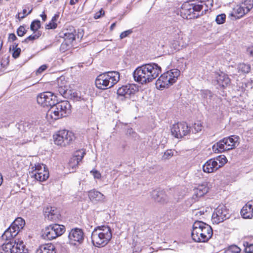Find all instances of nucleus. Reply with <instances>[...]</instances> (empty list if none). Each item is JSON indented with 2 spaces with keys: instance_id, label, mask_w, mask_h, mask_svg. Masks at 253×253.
<instances>
[{
  "instance_id": "79ce46f5",
  "label": "nucleus",
  "mask_w": 253,
  "mask_h": 253,
  "mask_svg": "<svg viewBox=\"0 0 253 253\" xmlns=\"http://www.w3.org/2000/svg\"><path fill=\"white\" fill-rule=\"evenodd\" d=\"M245 247V251L247 253H252L253 252V244H250L247 242H245L243 243Z\"/></svg>"
},
{
  "instance_id": "774afa93",
  "label": "nucleus",
  "mask_w": 253,
  "mask_h": 253,
  "mask_svg": "<svg viewBox=\"0 0 253 253\" xmlns=\"http://www.w3.org/2000/svg\"><path fill=\"white\" fill-rule=\"evenodd\" d=\"M133 132V131H132V128H130V129H128V130H127V133H129V134H131V133H132Z\"/></svg>"
},
{
  "instance_id": "3c124183",
  "label": "nucleus",
  "mask_w": 253,
  "mask_h": 253,
  "mask_svg": "<svg viewBox=\"0 0 253 253\" xmlns=\"http://www.w3.org/2000/svg\"><path fill=\"white\" fill-rule=\"evenodd\" d=\"M132 33V30H130V29L124 31L120 34V39H123L129 35L131 34Z\"/></svg>"
},
{
  "instance_id": "4c0bfd02",
  "label": "nucleus",
  "mask_w": 253,
  "mask_h": 253,
  "mask_svg": "<svg viewBox=\"0 0 253 253\" xmlns=\"http://www.w3.org/2000/svg\"><path fill=\"white\" fill-rule=\"evenodd\" d=\"M41 27V22L39 20H34L31 24L30 29L34 32H36Z\"/></svg>"
},
{
  "instance_id": "7ed1b4c3",
  "label": "nucleus",
  "mask_w": 253,
  "mask_h": 253,
  "mask_svg": "<svg viewBox=\"0 0 253 253\" xmlns=\"http://www.w3.org/2000/svg\"><path fill=\"white\" fill-rule=\"evenodd\" d=\"M212 233L211 227L203 222L196 221L193 225L191 236L196 242H207L211 237Z\"/></svg>"
},
{
  "instance_id": "2eb2a0df",
  "label": "nucleus",
  "mask_w": 253,
  "mask_h": 253,
  "mask_svg": "<svg viewBox=\"0 0 253 253\" xmlns=\"http://www.w3.org/2000/svg\"><path fill=\"white\" fill-rule=\"evenodd\" d=\"M213 0H199L195 3H192V7L195 15L199 14L200 16L206 14L209 8L213 6Z\"/></svg>"
},
{
  "instance_id": "0eeeda50",
  "label": "nucleus",
  "mask_w": 253,
  "mask_h": 253,
  "mask_svg": "<svg viewBox=\"0 0 253 253\" xmlns=\"http://www.w3.org/2000/svg\"><path fill=\"white\" fill-rule=\"evenodd\" d=\"M25 224V220L21 217H18L3 233L1 236L2 239L10 241L23 228Z\"/></svg>"
},
{
  "instance_id": "37998d69",
  "label": "nucleus",
  "mask_w": 253,
  "mask_h": 253,
  "mask_svg": "<svg viewBox=\"0 0 253 253\" xmlns=\"http://www.w3.org/2000/svg\"><path fill=\"white\" fill-rule=\"evenodd\" d=\"M226 15L225 14H220L218 15L215 19V21L218 24H223L225 21Z\"/></svg>"
},
{
  "instance_id": "aec40b11",
  "label": "nucleus",
  "mask_w": 253,
  "mask_h": 253,
  "mask_svg": "<svg viewBox=\"0 0 253 253\" xmlns=\"http://www.w3.org/2000/svg\"><path fill=\"white\" fill-rule=\"evenodd\" d=\"M208 190L209 188L206 183H202L198 185L197 187L194 188L193 189V194L192 197L193 202H196L199 198L203 196L208 192Z\"/></svg>"
},
{
  "instance_id": "864d4df0",
  "label": "nucleus",
  "mask_w": 253,
  "mask_h": 253,
  "mask_svg": "<svg viewBox=\"0 0 253 253\" xmlns=\"http://www.w3.org/2000/svg\"><path fill=\"white\" fill-rule=\"evenodd\" d=\"M47 68V66L46 65H42L41 67L39 68V69L37 70L36 74H40L44 71Z\"/></svg>"
},
{
  "instance_id": "72a5a7b5",
  "label": "nucleus",
  "mask_w": 253,
  "mask_h": 253,
  "mask_svg": "<svg viewBox=\"0 0 253 253\" xmlns=\"http://www.w3.org/2000/svg\"><path fill=\"white\" fill-rule=\"evenodd\" d=\"M238 72L239 74H248L251 70V66L250 64H245L244 63H240L237 66Z\"/></svg>"
},
{
  "instance_id": "4d7b16f0",
  "label": "nucleus",
  "mask_w": 253,
  "mask_h": 253,
  "mask_svg": "<svg viewBox=\"0 0 253 253\" xmlns=\"http://www.w3.org/2000/svg\"><path fill=\"white\" fill-rule=\"evenodd\" d=\"M247 51L249 54L253 56V46L249 47L247 49Z\"/></svg>"
},
{
  "instance_id": "423d86ee",
  "label": "nucleus",
  "mask_w": 253,
  "mask_h": 253,
  "mask_svg": "<svg viewBox=\"0 0 253 253\" xmlns=\"http://www.w3.org/2000/svg\"><path fill=\"white\" fill-rule=\"evenodd\" d=\"M179 75L180 71L177 69H172L164 73L156 81L157 88L162 90L169 87L176 82Z\"/></svg>"
},
{
  "instance_id": "cd10ccee",
  "label": "nucleus",
  "mask_w": 253,
  "mask_h": 253,
  "mask_svg": "<svg viewBox=\"0 0 253 253\" xmlns=\"http://www.w3.org/2000/svg\"><path fill=\"white\" fill-rule=\"evenodd\" d=\"M88 197L92 202L104 201L105 199L103 194L94 189L88 192Z\"/></svg>"
},
{
  "instance_id": "9d476101",
  "label": "nucleus",
  "mask_w": 253,
  "mask_h": 253,
  "mask_svg": "<svg viewBox=\"0 0 253 253\" xmlns=\"http://www.w3.org/2000/svg\"><path fill=\"white\" fill-rule=\"evenodd\" d=\"M253 7V0H245L237 5L234 8L232 16L239 19L247 14Z\"/></svg>"
},
{
  "instance_id": "4468645a",
  "label": "nucleus",
  "mask_w": 253,
  "mask_h": 253,
  "mask_svg": "<svg viewBox=\"0 0 253 253\" xmlns=\"http://www.w3.org/2000/svg\"><path fill=\"white\" fill-rule=\"evenodd\" d=\"M37 102L43 107H52L56 101V96L50 91L41 93L37 96Z\"/></svg>"
},
{
  "instance_id": "338daca9",
  "label": "nucleus",
  "mask_w": 253,
  "mask_h": 253,
  "mask_svg": "<svg viewBox=\"0 0 253 253\" xmlns=\"http://www.w3.org/2000/svg\"><path fill=\"white\" fill-rule=\"evenodd\" d=\"M2 180H3V179H2V176L1 174H0V186L2 184Z\"/></svg>"
},
{
  "instance_id": "4be33fe9",
  "label": "nucleus",
  "mask_w": 253,
  "mask_h": 253,
  "mask_svg": "<svg viewBox=\"0 0 253 253\" xmlns=\"http://www.w3.org/2000/svg\"><path fill=\"white\" fill-rule=\"evenodd\" d=\"M239 137L237 135H231L222 139L223 143L225 144L228 150L235 148L239 144Z\"/></svg>"
},
{
  "instance_id": "e433bc0d",
  "label": "nucleus",
  "mask_w": 253,
  "mask_h": 253,
  "mask_svg": "<svg viewBox=\"0 0 253 253\" xmlns=\"http://www.w3.org/2000/svg\"><path fill=\"white\" fill-rule=\"evenodd\" d=\"M202 126L200 122L195 123L191 127L189 128L190 132L193 133H196L202 130Z\"/></svg>"
},
{
  "instance_id": "052dcab7",
  "label": "nucleus",
  "mask_w": 253,
  "mask_h": 253,
  "mask_svg": "<svg viewBox=\"0 0 253 253\" xmlns=\"http://www.w3.org/2000/svg\"><path fill=\"white\" fill-rule=\"evenodd\" d=\"M41 17H42V20L45 21L46 19V15L45 14L44 12H43L42 14H41Z\"/></svg>"
},
{
  "instance_id": "58836bf2",
  "label": "nucleus",
  "mask_w": 253,
  "mask_h": 253,
  "mask_svg": "<svg viewBox=\"0 0 253 253\" xmlns=\"http://www.w3.org/2000/svg\"><path fill=\"white\" fill-rule=\"evenodd\" d=\"M41 33L39 32H38L37 33L29 36L27 38H26L22 42L28 43L29 41H33L36 39H38L41 36Z\"/></svg>"
},
{
  "instance_id": "f257e3e1",
  "label": "nucleus",
  "mask_w": 253,
  "mask_h": 253,
  "mask_svg": "<svg viewBox=\"0 0 253 253\" xmlns=\"http://www.w3.org/2000/svg\"><path fill=\"white\" fill-rule=\"evenodd\" d=\"M161 73V68L157 64H146L136 68L133 72V78L142 84L150 83Z\"/></svg>"
},
{
  "instance_id": "f03ea898",
  "label": "nucleus",
  "mask_w": 253,
  "mask_h": 253,
  "mask_svg": "<svg viewBox=\"0 0 253 253\" xmlns=\"http://www.w3.org/2000/svg\"><path fill=\"white\" fill-rule=\"evenodd\" d=\"M112 233L110 227L103 225L97 226L91 233V242L93 246L98 248L105 247L111 240Z\"/></svg>"
},
{
  "instance_id": "dca6fc26",
  "label": "nucleus",
  "mask_w": 253,
  "mask_h": 253,
  "mask_svg": "<svg viewBox=\"0 0 253 253\" xmlns=\"http://www.w3.org/2000/svg\"><path fill=\"white\" fill-rule=\"evenodd\" d=\"M171 132L175 137L179 138L188 134L190 132V130L186 123L180 122L172 125Z\"/></svg>"
},
{
  "instance_id": "5fc2aeb1",
  "label": "nucleus",
  "mask_w": 253,
  "mask_h": 253,
  "mask_svg": "<svg viewBox=\"0 0 253 253\" xmlns=\"http://www.w3.org/2000/svg\"><path fill=\"white\" fill-rule=\"evenodd\" d=\"M104 14V11L102 9H101L94 14V18L95 19H98L101 16V15Z\"/></svg>"
},
{
  "instance_id": "a18cd8bd",
  "label": "nucleus",
  "mask_w": 253,
  "mask_h": 253,
  "mask_svg": "<svg viewBox=\"0 0 253 253\" xmlns=\"http://www.w3.org/2000/svg\"><path fill=\"white\" fill-rule=\"evenodd\" d=\"M173 156V152L172 150H168L164 153L162 157L163 160H168Z\"/></svg>"
},
{
  "instance_id": "f8f14e48",
  "label": "nucleus",
  "mask_w": 253,
  "mask_h": 253,
  "mask_svg": "<svg viewBox=\"0 0 253 253\" xmlns=\"http://www.w3.org/2000/svg\"><path fill=\"white\" fill-rule=\"evenodd\" d=\"M230 217L228 210L224 205H219L214 211L211 217L213 223L218 224Z\"/></svg>"
},
{
  "instance_id": "bf43d9fd",
  "label": "nucleus",
  "mask_w": 253,
  "mask_h": 253,
  "mask_svg": "<svg viewBox=\"0 0 253 253\" xmlns=\"http://www.w3.org/2000/svg\"><path fill=\"white\" fill-rule=\"evenodd\" d=\"M204 213V211H201V210H200V211H195V214L197 216H198L199 215H203V214Z\"/></svg>"
},
{
  "instance_id": "8fccbe9b",
  "label": "nucleus",
  "mask_w": 253,
  "mask_h": 253,
  "mask_svg": "<svg viewBox=\"0 0 253 253\" xmlns=\"http://www.w3.org/2000/svg\"><path fill=\"white\" fill-rule=\"evenodd\" d=\"M90 173H92L94 178L100 179L101 177V174L100 172L96 169H93L91 170Z\"/></svg>"
},
{
  "instance_id": "a19ab883",
  "label": "nucleus",
  "mask_w": 253,
  "mask_h": 253,
  "mask_svg": "<svg viewBox=\"0 0 253 253\" xmlns=\"http://www.w3.org/2000/svg\"><path fill=\"white\" fill-rule=\"evenodd\" d=\"M241 249L236 245L230 246L226 251V253H239Z\"/></svg>"
},
{
  "instance_id": "49530a36",
  "label": "nucleus",
  "mask_w": 253,
  "mask_h": 253,
  "mask_svg": "<svg viewBox=\"0 0 253 253\" xmlns=\"http://www.w3.org/2000/svg\"><path fill=\"white\" fill-rule=\"evenodd\" d=\"M57 89L60 95L63 96H65L68 90V86H65V87L62 86H57Z\"/></svg>"
},
{
  "instance_id": "6ab92c4d",
  "label": "nucleus",
  "mask_w": 253,
  "mask_h": 253,
  "mask_svg": "<svg viewBox=\"0 0 253 253\" xmlns=\"http://www.w3.org/2000/svg\"><path fill=\"white\" fill-rule=\"evenodd\" d=\"M136 89L133 84H128L122 86L117 90L118 96H124L126 98H129L132 94H134Z\"/></svg>"
},
{
  "instance_id": "5701e85b",
  "label": "nucleus",
  "mask_w": 253,
  "mask_h": 253,
  "mask_svg": "<svg viewBox=\"0 0 253 253\" xmlns=\"http://www.w3.org/2000/svg\"><path fill=\"white\" fill-rule=\"evenodd\" d=\"M13 253H28V250L25 247L23 240L19 239L14 240L13 242Z\"/></svg>"
},
{
  "instance_id": "2f4dec72",
  "label": "nucleus",
  "mask_w": 253,
  "mask_h": 253,
  "mask_svg": "<svg viewBox=\"0 0 253 253\" xmlns=\"http://www.w3.org/2000/svg\"><path fill=\"white\" fill-rule=\"evenodd\" d=\"M58 214L56 210L53 209L52 207L50 209L47 208L45 211V217L51 221L56 220L58 218Z\"/></svg>"
},
{
  "instance_id": "f704fd0d",
  "label": "nucleus",
  "mask_w": 253,
  "mask_h": 253,
  "mask_svg": "<svg viewBox=\"0 0 253 253\" xmlns=\"http://www.w3.org/2000/svg\"><path fill=\"white\" fill-rule=\"evenodd\" d=\"M30 125V124L29 123L24 122L17 124L16 125V126L20 131L22 132L24 131L27 132L30 128V127H29Z\"/></svg>"
},
{
  "instance_id": "c03bdc74",
  "label": "nucleus",
  "mask_w": 253,
  "mask_h": 253,
  "mask_svg": "<svg viewBox=\"0 0 253 253\" xmlns=\"http://www.w3.org/2000/svg\"><path fill=\"white\" fill-rule=\"evenodd\" d=\"M57 86H62L65 87L68 86V83L65 80L64 77H60L57 79Z\"/></svg>"
},
{
  "instance_id": "a211bd4d",
  "label": "nucleus",
  "mask_w": 253,
  "mask_h": 253,
  "mask_svg": "<svg viewBox=\"0 0 253 253\" xmlns=\"http://www.w3.org/2000/svg\"><path fill=\"white\" fill-rule=\"evenodd\" d=\"M192 4L185 2L182 4L180 10V13L184 18L190 19L200 16L198 13L197 15L194 14Z\"/></svg>"
},
{
  "instance_id": "9b49d317",
  "label": "nucleus",
  "mask_w": 253,
  "mask_h": 253,
  "mask_svg": "<svg viewBox=\"0 0 253 253\" xmlns=\"http://www.w3.org/2000/svg\"><path fill=\"white\" fill-rule=\"evenodd\" d=\"M32 169L33 170L30 173L31 176L37 180L42 182L48 178L49 172L45 165L37 164Z\"/></svg>"
},
{
  "instance_id": "473e14b6",
  "label": "nucleus",
  "mask_w": 253,
  "mask_h": 253,
  "mask_svg": "<svg viewBox=\"0 0 253 253\" xmlns=\"http://www.w3.org/2000/svg\"><path fill=\"white\" fill-rule=\"evenodd\" d=\"M13 242L4 243L0 248V253H13Z\"/></svg>"
},
{
  "instance_id": "1a4fd4ad",
  "label": "nucleus",
  "mask_w": 253,
  "mask_h": 253,
  "mask_svg": "<svg viewBox=\"0 0 253 253\" xmlns=\"http://www.w3.org/2000/svg\"><path fill=\"white\" fill-rule=\"evenodd\" d=\"M65 231V228L62 225H50L43 230L42 237L45 240H51L62 235Z\"/></svg>"
},
{
  "instance_id": "603ef678",
  "label": "nucleus",
  "mask_w": 253,
  "mask_h": 253,
  "mask_svg": "<svg viewBox=\"0 0 253 253\" xmlns=\"http://www.w3.org/2000/svg\"><path fill=\"white\" fill-rule=\"evenodd\" d=\"M57 24L54 22L51 21L46 26V28L47 29H54L57 27Z\"/></svg>"
},
{
  "instance_id": "0e129e2a",
  "label": "nucleus",
  "mask_w": 253,
  "mask_h": 253,
  "mask_svg": "<svg viewBox=\"0 0 253 253\" xmlns=\"http://www.w3.org/2000/svg\"><path fill=\"white\" fill-rule=\"evenodd\" d=\"M115 26H116V23H114L112 24V25L110 26V30H113V29L114 28Z\"/></svg>"
},
{
  "instance_id": "f3484780",
  "label": "nucleus",
  "mask_w": 253,
  "mask_h": 253,
  "mask_svg": "<svg viewBox=\"0 0 253 253\" xmlns=\"http://www.w3.org/2000/svg\"><path fill=\"white\" fill-rule=\"evenodd\" d=\"M69 243L73 245L81 244L84 241V232L79 228H74L71 230L68 235Z\"/></svg>"
},
{
  "instance_id": "de8ad7c7",
  "label": "nucleus",
  "mask_w": 253,
  "mask_h": 253,
  "mask_svg": "<svg viewBox=\"0 0 253 253\" xmlns=\"http://www.w3.org/2000/svg\"><path fill=\"white\" fill-rule=\"evenodd\" d=\"M27 32L24 26H20L17 30V34L19 37L23 36Z\"/></svg>"
},
{
  "instance_id": "6e6d98bb",
  "label": "nucleus",
  "mask_w": 253,
  "mask_h": 253,
  "mask_svg": "<svg viewBox=\"0 0 253 253\" xmlns=\"http://www.w3.org/2000/svg\"><path fill=\"white\" fill-rule=\"evenodd\" d=\"M17 39V37H16L14 34L11 33L8 36V40L10 42H13Z\"/></svg>"
},
{
  "instance_id": "69168bd1",
  "label": "nucleus",
  "mask_w": 253,
  "mask_h": 253,
  "mask_svg": "<svg viewBox=\"0 0 253 253\" xmlns=\"http://www.w3.org/2000/svg\"><path fill=\"white\" fill-rule=\"evenodd\" d=\"M76 2V1L74 0H70V4L71 5H74L75 4Z\"/></svg>"
},
{
  "instance_id": "bb28decb",
  "label": "nucleus",
  "mask_w": 253,
  "mask_h": 253,
  "mask_svg": "<svg viewBox=\"0 0 253 253\" xmlns=\"http://www.w3.org/2000/svg\"><path fill=\"white\" fill-rule=\"evenodd\" d=\"M216 80L217 84L222 86L225 87L230 83V80L227 75L221 72L216 76Z\"/></svg>"
},
{
  "instance_id": "c756f323",
  "label": "nucleus",
  "mask_w": 253,
  "mask_h": 253,
  "mask_svg": "<svg viewBox=\"0 0 253 253\" xmlns=\"http://www.w3.org/2000/svg\"><path fill=\"white\" fill-rule=\"evenodd\" d=\"M152 195L154 199L157 202L164 204L168 200L167 195L163 191H154Z\"/></svg>"
},
{
  "instance_id": "412c9836",
  "label": "nucleus",
  "mask_w": 253,
  "mask_h": 253,
  "mask_svg": "<svg viewBox=\"0 0 253 253\" xmlns=\"http://www.w3.org/2000/svg\"><path fill=\"white\" fill-rule=\"evenodd\" d=\"M85 154V152L83 150H80L76 152L74 155L70 159L69 166L72 169H75L78 167Z\"/></svg>"
},
{
  "instance_id": "20e7f679",
  "label": "nucleus",
  "mask_w": 253,
  "mask_h": 253,
  "mask_svg": "<svg viewBox=\"0 0 253 253\" xmlns=\"http://www.w3.org/2000/svg\"><path fill=\"white\" fill-rule=\"evenodd\" d=\"M120 80L118 72L110 71L101 74L95 80L96 86L100 89H106L113 87Z\"/></svg>"
},
{
  "instance_id": "7c9ffc66",
  "label": "nucleus",
  "mask_w": 253,
  "mask_h": 253,
  "mask_svg": "<svg viewBox=\"0 0 253 253\" xmlns=\"http://www.w3.org/2000/svg\"><path fill=\"white\" fill-rule=\"evenodd\" d=\"M212 151L216 153H222L225 151H228L226 147L225 144L223 143V140H220L212 147Z\"/></svg>"
},
{
  "instance_id": "ea45409f",
  "label": "nucleus",
  "mask_w": 253,
  "mask_h": 253,
  "mask_svg": "<svg viewBox=\"0 0 253 253\" xmlns=\"http://www.w3.org/2000/svg\"><path fill=\"white\" fill-rule=\"evenodd\" d=\"M18 44H16V43H14L13 45H12V48H13V53H12V56L14 58H17L20 55V52H21V49L20 48L17 47Z\"/></svg>"
},
{
  "instance_id": "c85d7f7f",
  "label": "nucleus",
  "mask_w": 253,
  "mask_h": 253,
  "mask_svg": "<svg viewBox=\"0 0 253 253\" xmlns=\"http://www.w3.org/2000/svg\"><path fill=\"white\" fill-rule=\"evenodd\" d=\"M36 253H56L55 248L52 244L42 245L37 250Z\"/></svg>"
},
{
  "instance_id": "6e6552de",
  "label": "nucleus",
  "mask_w": 253,
  "mask_h": 253,
  "mask_svg": "<svg viewBox=\"0 0 253 253\" xmlns=\"http://www.w3.org/2000/svg\"><path fill=\"white\" fill-rule=\"evenodd\" d=\"M53 138L56 145L65 146L74 139L75 136L72 131L63 129L57 131L53 135Z\"/></svg>"
},
{
  "instance_id": "e2e57ef3",
  "label": "nucleus",
  "mask_w": 253,
  "mask_h": 253,
  "mask_svg": "<svg viewBox=\"0 0 253 253\" xmlns=\"http://www.w3.org/2000/svg\"><path fill=\"white\" fill-rule=\"evenodd\" d=\"M21 15H25V17L28 15L27 13V10L26 9H23V11H22V14Z\"/></svg>"
},
{
  "instance_id": "680f3d73",
  "label": "nucleus",
  "mask_w": 253,
  "mask_h": 253,
  "mask_svg": "<svg viewBox=\"0 0 253 253\" xmlns=\"http://www.w3.org/2000/svg\"><path fill=\"white\" fill-rule=\"evenodd\" d=\"M59 17V15H57V14H55L52 18L51 19V21L52 22H55V21L57 20V18H58Z\"/></svg>"
},
{
  "instance_id": "13d9d810",
  "label": "nucleus",
  "mask_w": 253,
  "mask_h": 253,
  "mask_svg": "<svg viewBox=\"0 0 253 253\" xmlns=\"http://www.w3.org/2000/svg\"><path fill=\"white\" fill-rule=\"evenodd\" d=\"M16 18L18 19L19 20H21L22 19L25 18V15H21V14L20 13H18L16 15Z\"/></svg>"
},
{
  "instance_id": "b1692460",
  "label": "nucleus",
  "mask_w": 253,
  "mask_h": 253,
  "mask_svg": "<svg viewBox=\"0 0 253 253\" xmlns=\"http://www.w3.org/2000/svg\"><path fill=\"white\" fill-rule=\"evenodd\" d=\"M241 214L244 218L253 217V202H249L241 211Z\"/></svg>"
},
{
  "instance_id": "39448f33",
  "label": "nucleus",
  "mask_w": 253,
  "mask_h": 253,
  "mask_svg": "<svg viewBox=\"0 0 253 253\" xmlns=\"http://www.w3.org/2000/svg\"><path fill=\"white\" fill-rule=\"evenodd\" d=\"M71 105L68 101H62L55 102L48 111L46 116L47 118L56 120L67 116L71 113Z\"/></svg>"
},
{
  "instance_id": "ddd939ff",
  "label": "nucleus",
  "mask_w": 253,
  "mask_h": 253,
  "mask_svg": "<svg viewBox=\"0 0 253 253\" xmlns=\"http://www.w3.org/2000/svg\"><path fill=\"white\" fill-rule=\"evenodd\" d=\"M169 31L174 39L173 42L171 43L172 47L175 50H179L180 48L183 46L184 44L183 41V33L181 30L176 26L169 27Z\"/></svg>"
},
{
  "instance_id": "09e8293b",
  "label": "nucleus",
  "mask_w": 253,
  "mask_h": 253,
  "mask_svg": "<svg viewBox=\"0 0 253 253\" xmlns=\"http://www.w3.org/2000/svg\"><path fill=\"white\" fill-rule=\"evenodd\" d=\"M201 95L203 97L206 98H207L209 97L210 99H211L212 97L211 92L210 90H205L202 91Z\"/></svg>"
},
{
  "instance_id": "393cba45",
  "label": "nucleus",
  "mask_w": 253,
  "mask_h": 253,
  "mask_svg": "<svg viewBox=\"0 0 253 253\" xmlns=\"http://www.w3.org/2000/svg\"><path fill=\"white\" fill-rule=\"evenodd\" d=\"M219 166L213 159L208 160L203 166V171L207 173L213 172L219 169Z\"/></svg>"
},
{
  "instance_id": "c9c22d12",
  "label": "nucleus",
  "mask_w": 253,
  "mask_h": 253,
  "mask_svg": "<svg viewBox=\"0 0 253 253\" xmlns=\"http://www.w3.org/2000/svg\"><path fill=\"white\" fill-rule=\"evenodd\" d=\"M217 162L219 168L222 167L227 162V160L224 155H220L213 159Z\"/></svg>"
},
{
  "instance_id": "a878e982",
  "label": "nucleus",
  "mask_w": 253,
  "mask_h": 253,
  "mask_svg": "<svg viewBox=\"0 0 253 253\" xmlns=\"http://www.w3.org/2000/svg\"><path fill=\"white\" fill-rule=\"evenodd\" d=\"M60 34V37L64 39L67 43H71L75 39L76 32L74 29L70 30L67 29L64 30Z\"/></svg>"
}]
</instances>
